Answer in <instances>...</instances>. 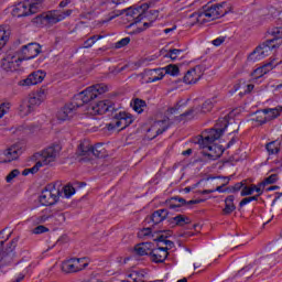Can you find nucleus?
I'll return each instance as SVG.
<instances>
[{
	"instance_id": "58836bf2",
	"label": "nucleus",
	"mask_w": 282,
	"mask_h": 282,
	"mask_svg": "<svg viewBox=\"0 0 282 282\" xmlns=\"http://www.w3.org/2000/svg\"><path fill=\"white\" fill-rule=\"evenodd\" d=\"M173 219H174L176 226H187V224H191V218H188L184 215H177Z\"/></svg>"
},
{
	"instance_id": "6e6552de",
	"label": "nucleus",
	"mask_w": 282,
	"mask_h": 282,
	"mask_svg": "<svg viewBox=\"0 0 282 282\" xmlns=\"http://www.w3.org/2000/svg\"><path fill=\"white\" fill-rule=\"evenodd\" d=\"M170 127H171V121L169 120V118L155 121L151 126V128L147 130V134H145L147 140H155L158 135H162L164 131H167Z\"/></svg>"
},
{
	"instance_id": "4468645a",
	"label": "nucleus",
	"mask_w": 282,
	"mask_h": 282,
	"mask_svg": "<svg viewBox=\"0 0 282 282\" xmlns=\"http://www.w3.org/2000/svg\"><path fill=\"white\" fill-rule=\"evenodd\" d=\"M270 52H272V47L269 44H261L260 46L256 47V50L250 53L248 56V61L256 63V61H262L265 56H270Z\"/></svg>"
},
{
	"instance_id": "052dcab7",
	"label": "nucleus",
	"mask_w": 282,
	"mask_h": 282,
	"mask_svg": "<svg viewBox=\"0 0 282 282\" xmlns=\"http://www.w3.org/2000/svg\"><path fill=\"white\" fill-rule=\"evenodd\" d=\"M134 252H135V254H138L139 257H142V243H138V245L134 247Z\"/></svg>"
},
{
	"instance_id": "0e129e2a",
	"label": "nucleus",
	"mask_w": 282,
	"mask_h": 282,
	"mask_svg": "<svg viewBox=\"0 0 282 282\" xmlns=\"http://www.w3.org/2000/svg\"><path fill=\"white\" fill-rule=\"evenodd\" d=\"M69 3H72V0H63L59 3V8H67V6H69Z\"/></svg>"
},
{
	"instance_id": "774afa93",
	"label": "nucleus",
	"mask_w": 282,
	"mask_h": 282,
	"mask_svg": "<svg viewBox=\"0 0 282 282\" xmlns=\"http://www.w3.org/2000/svg\"><path fill=\"white\" fill-rule=\"evenodd\" d=\"M252 89H254V85L249 84V85H247V89L245 91H246V94H250V91H252Z\"/></svg>"
},
{
	"instance_id": "5701e85b",
	"label": "nucleus",
	"mask_w": 282,
	"mask_h": 282,
	"mask_svg": "<svg viewBox=\"0 0 282 282\" xmlns=\"http://www.w3.org/2000/svg\"><path fill=\"white\" fill-rule=\"evenodd\" d=\"M167 257H169V251L158 246V248H155L154 251L152 252V256L150 257V261H153L154 263H164Z\"/></svg>"
},
{
	"instance_id": "ddd939ff",
	"label": "nucleus",
	"mask_w": 282,
	"mask_h": 282,
	"mask_svg": "<svg viewBox=\"0 0 282 282\" xmlns=\"http://www.w3.org/2000/svg\"><path fill=\"white\" fill-rule=\"evenodd\" d=\"M126 17L128 21H132V23L127 26L128 30H131V28H134L142 21V6L126 9Z\"/></svg>"
},
{
	"instance_id": "dca6fc26",
	"label": "nucleus",
	"mask_w": 282,
	"mask_h": 282,
	"mask_svg": "<svg viewBox=\"0 0 282 282\" xmlns=\"http://www.w3.org/2000/svg\"><path fill=\"white\" fill-rule=\"evenodd\" d=\"M45 79V72L36 70L31 73L28 78L20 82L22 87H30L31 85H39V83H43Z\"/></svg>"
},
{
	"instance_id": "b1692460",
	"label": "nucleus",
	"mask_w": 282,
	"mask_h": 282,
	"mask_svg": "<svg viewBox=\"0 0 282 282\" xmlns=\"http://www.w3.org/2000/svg\"><path fill=\"white\" fill-rule=\"evenodd\" d=\"M33 111L34 108L32 105H30L28 99L22 100L18 108V113L21 118H26V116H30V113H33Z\"/></svg>"
},
{
	"instance_id": "de8ad7c7",
	"label": "nucleus",
	"mask_w": 282,
	"mask_h": 282,
	"mask_svg": "<svg viewBox=\"0 0 282 282\" xmlns=\"http://www.w3.org/2000/svg\"><path fill=\"white\" fill-rule=\"evenodd\" d=\"M76 193V189L72 185L64 186V197L69 198Z\"/></svg>"
},
{
	"instance_id": "f257e3e1",
	"label": "nucleus",
	"mask_w": 282,
	"mask_h": 282,
	"mask_svg": "<svg viewBox=\"0 0 282 282\" xmlns=\"http://www.w3.org/2000/svg\"><path fill=\"white\" fill-rule=\"evenodd\" d=\"M228 117L219 118L214 128L205 130L202 133L198 144L202 149L206 150V155L207 158H210V160H218V158H221L224 150L221 149V145L215 144V142L224 135V132L228 129Z\"/></svg>"
},
{
	"instance_id": "09e8293b",
	"label": "nucleus",
	"mask_w": 282,
	"mask_h": 282,
	"mask_svg": "<svg viewBox=\"0 0 282 282\" xmlns=\"http://www.w3.org/2000/svg\"><path fill=\"white\" fill-rule=\"evenodd\" d=\"M252 193H254L253 185L243 186L240 195H241V197H248V195H252Z\"/></svg>"
},
{
	"instance_id": "aec40b11",
	"label": "nucleus",
	"mask_w": 282,
	"mask_h": 282,
	"mask_svg": "<svg viewBox=\"0 0 282 282\" xmlns=\"http://www.w3.org/2000/svg\"><path fill=\"white\" fill-rule=\"evenodd\" d=\"M72 10H67L65 12L62 11H51L45 15V19L48 23H58L70 17Z\"/></svg>"
},
{
	"instance_id": "f8f14e48",
	"label": "nucleus",
	"mask_w": 282,
	"mask_h": 282,
	"mask_svg": "<svg viewBox=\"0 0 282 282\" xmlns=\"http://www.w3.org/2000/svg\"><path fill=\"white\" fill-rule=\"evenodd\" d=\"M21 54H22V57H20L21 61H32V58H36V56L41 54V44L29 43L22 46Z\"/></svg>"
},
{
	"instance_id": "6ab92c4d",
	"label": "nucleus",
	"mask_w": 282,
	"mask_h": 282,
	"mask_svg": "<svg viewBox=\"0 0 282 282\" xmlns=\"http://www.w3.org/2000/svg\"><path fill=\"white\" fill-rule=\"evenodd\" d=\"M164 78V69L154 68V69H144L143 79L145 83H158V80H162Z\"/></svg>"
},
{
	"instance_id": "f704fd0d",
	"label": "nucleus",
	"mask_w": 282,
	"mask_h": 282,
	"mask_svg": "<svg viewBox=\"0 0 282 282\" xmlns=\"http://www.w3.org/2000/svg\"><path fill=\"white\" fill-rule=\"evenodd\" d=\"M267 116H268V120H274V118H279V116H281L282 112V107L278 106L275 108H269V109H264Z\"/></svg>"
},
{
	"instance_id": "72a5a7b5",
	"label": "nucleus",
	"mask_w": 282,
	"mask_h": 282,
	"mask_svg": "<svg viewBox=\"0 0 282 282\" xmlns=\"http://www.w3.org/2000/svg\"><path fill=\"white\" fill-rule=\"evenodd\" d=\"M154 250H155V245L153 242H149V241L142 242V256L143 257H149V259H151Z\"/></svg>"
},
{
	"instance_id": "c85d7f7f",
	"label": "nucleus",
	"mask_w": 282,
	"mask_h": 282,
	"mask_svg": "<svg viewBox=\"0 0 282 282\" xmlns=\"http://www.w3.org/2000/svg\"><path fill=\"white\" fill-rule=\"evenodd\" d=\"M10 39V29L6 25L0 26V50H3L6 47V44L8 43Z\"/></svg>"
},
{
	"instance_id": "20e7f679",
	"label": "nucleus",
	"mask_w": 282,
	"mask_h": 282,
	"mask_svg": "<svg viewBox=\"0 0 282 282\" xmlns=\"http://www.w3.org/2000/svg\"><path fill=\"white\" fill-rule=\"evenodd\" d=\"M59 153V144H54L46 148L44 151H42L40 160L35 163L31 171H33V173H39V169H41V166H47V164H52V162L58 158Z\"/></svg>"
},
{
	"instance_id": "79ce46f5",
	"label": "nucleus",
	"mask_w": 282,
	"mask_h": 282,
	"mask_svg": "<svg viewBox=\"0 0 282 282\" xmlns=\"http://www.w3.org/2000/svg\"><path fill=\"white\" fill-rule=\"evenodd\" d=\"M182 52L183 51L180 48H173L170 50L165 56L166 58H171V61H177V58H180V56L182 55Z\"/></svg>"
},
{
	"instance_id": "bf43d9fd",
	"label": "nucleus",
	"mask_w": 282,
	"mask_h": 282,
	"mask_svg": "<svg viewBox=\"0 0 282 282\" xmlns=\"http://www.w3.org/2000/svg\"><path fill=\"white\" fill-rule=\"evenodd\" d=\"M224 41H226V39L224 37H218L216 40H214L212 43L213 45H215L216 47H219V45H221L224 43Z\"/></svg>"
},
{
	"instance_id": "a19ab883",
	"label": "nucleus",
	"mask_w": 282,
	"mask_h": 282,
	"mask_svg": "<svg viewBox=\"0 0 282 282\" xmlns=\"http://www.w3.org/2000/svg\"><path fill=\"white\" fill-rule=\"evenodd\" d=\"M130 107H132L133 111H135L137 113H142V99L134 98L131 101Z\"/></svg>"
},
{
	"instance_id": "4d7b16f0",
	"label": "nucleus",
	"mask_w": 282,
	"mask_h": 282,
	"mask_svg": "<svg viewBox=\"0 0 282 282\" xmlns=\"http://www.w3.org/2000/svg\"><path fill=\"white\" fill-rule=\"evenodd\" d=\"M130 276L134 282H142V275H139L138 272H132Z\"/></svg>"
},
{
	"instance_id": "c03bdc74",
	"label": "nucleus",
	"mask_w": 282,
	"mask_h": 282,
	"mask_svg": "<svg viewBox=\"0 0 282 282\" xmlns=\"http://www.w3.org/2000/svg\"><path fill=\"white\" fill-rule=\"evenodd\" d=\"M276 182H279V174H271L262 181V184H264V186H268L270 184H276Z\"/></svg>"
},
{
	"instance_id": "a18cd8bd",
	"label": "nucleus",
	"mask_w": 282,
	"mask_h": 282,
	"mask_svg": "<svg viewBox=\"0 0 282 282\" xmlns=\"http://www.w3.org/2000/svg\"><path fill=\"white\" fill-rule=\"evenodd\" d=\"M12 105L10 102H3L0 105V120L6 116V113L10 112V108Z\"/></svg>"
},
{
	"instance_id": "603ef678",
	"label": "nucleus",
	"mask_w": 282,
	"mask_h": 282,
	"mask_svg": "<svg viewBox=\"0 0 282 282\" xmlns=\"http://www.w3.org/2000/svg\"><path fill=\"white\" fill-rule=\"evenodd\" d=\"M21 172H19V170H13L9 173V175L7 176V182L10 183L12 182V180H14V177H19Z\"/></svg>"
},
{
	"instance_id": "9b49d317",
	"label": "nucleus",
	"mask_w": 282,
	"mask_h": 282,
	"mask_svg": "<svg viewBox=\"0 0 282 282\" xmlns=\"http://www.w3.org/2000/svg\"><path fill=\"white\" fill-rule=\"evenodd\" d=\"M76 107H83V104L72 102V104L64 106L57 112V120L59 122H65L67 120H72V118L74 116H76Z\"/></svg>"
},
{
	"instance_id": "bb28decb",
	"label": "nucleus",
	"mask_w": 282,
	"mask_h": 282,
	"mask_svg": "<svg viewBox=\"0 0 282 282\" xmlns=\"http://www.w3.org/2000/svg\"><path fill=\"white\" fill-rule=\"evenodd\" d=\"M237 206H235V196L230 195L225 199V208L223 209L224 215H231L235 213Z\"/></svg>"
},
{
	"instance_id": "f3484780",
	"label": "nucleus",
	"mask_w": 282,
	"mask_h": 282,
	"mask_svg": "<svg viewBox=\"0 0 282 282\" xmlns=\"http://www.w3.org/2000/svg\"><path fill=\"white\" fill-rule=\"evenodd\" d=\"M169 217L167 209H158L151 216H148L144 219V224H151V226H158V224H162L164 219Z\"/></svg>"
},
{
	"instance_id": "e433bc0d",
	"label": "nucleus",
	"mask_w": 282,
	"mask_h": 282,
	"mask_svg": "<svg viewBox=\"0 0 282 282\" xmlns=\"http://www.w3.org/2000/svg\"><path fill=\"white\" fill-rule=\"evenodd\" d=\"M91 155H95V158H102V155H105L102 143H97L94 147L91 145Z\"/></svg>"
},
{
	"instance_id": "e2e57ef3",
	"label": "nucleus",
	"mask_w": 282,
	"mask_h": 282,
	"mask_svg": "<svg viewBox=\"0 0 282 282\" xmlns=\"http://www.w3.org/2000/svg\"><path fill=\"white\" fill-rule=\"evenodd\" d=\"M142 235H143V239L144 237H151V228L150 227L143 228Z\"/></svg>"
},
{
	"instance_id": "393cba45",
	"label": "nucleus",
	"mask_w": 282,
	"mask_h": 282,
	"mask_svg": "<svg viewBox=\"0 0 282 282\" xmlns=\"http://www.w3.org/2000/svg\"><path fill=\"white\" fill-rule=\"evenodd\" d=\"M272 62L264 64L263 66H260L258 68H256L252 73L251 76L252 78H254L256 80L258 78H262V76H265V74H268V72H270V69H272Z\"/></svg>"
},
{
	"instance_id": "680f3d73",
	"label": "nucleus",
	"mask_w": 282,
	"mask_h": 282,
	"mask_svg": "<svg viewBox=\"0 0 282 282\" xmlns=\"http://www.w3.org/2000/svg\"><path fill=\"white\" fill-rule=\"evenodd\" d=\"M250 197H246L240 202L239 207L243 208V206H247V204H250Z\"/></svg>"
},
{
	"instance_id": "7ed1b4c3",
	"label": "nucleus",
	"mask_w": 282,
	"mask_h": 282,
	"mask_svg": "<svg viewBox=\"0 0 282 282\" xmlns=\"http://www.w3.org/2000/svg\"><path fill=\"white\" fill-rule=\"evenodd\" d=\"M42 0H25L19 2L12 9V17H30V14H36L41 8Z\"/></svg>"
},
{
	"instance_id": "0eeeda50",
	"label": "nucleus",
	"mask_w": 282,
	"mask_h": 282,
	"mask_svg": "<svg viewBox=\"0 0 282 282\" xmlns=\"http://www.w3.org/2000/svg\"><path fill=\"white\" fill-rule=\"evenodd\" d=\"M59 196L61 189L56 187V184L51 183L42 191L40 195V204H42V206H54V204L58 202Z\"/></svg>"
},
{
	"instance_id": "a211bd4d",
	"label": "nucleus",
	"mask_w": 282,
	"mask_h": 282,
	"mask_svg": "<svg viewBox=\"0 0 282 282\" xmlns=\"http://www.w3.org/2000/svg\"><path fill=\"white\" fill-rule=\"evenodd\" d=\"M46 98H47V93L45 91V89H40L36 93L31 94L26 100L29 105H31L34 109H36V107H41V105L45 102Z\"/></svg>"
},
{
	"instance_id": "49530a36",
	"label": "nucleus",
	"mask_w": 282,
	"mask_h": 282,
	"mask_svg": "<svg viewBox=\"0 0 282 282\" xmlns=\"http://www.w3.org/2000/svg\"><path fill=\"white\" fill-rule=\"evenodd\" d=\"M129 43H131V37H123L115 44V47L116 50H121V47H127Z\"/></svg>"
},
{
	"instance_id": "7c9ffc66",
	"label": "nucleus",
	"mask_w": 282,
	"mask_h": 282,
	"mask_svg": "<svg viewBox=\"0 0 282 282\" xmlns=\"http://www.w3.org/2000/svg\"><path fill=\"white\" fill-rule=\"evenodd\" d=\"M217 102V97H214L212 99L205 100V102L202 105V107H197L198 112L202 111V113H208V111H213V107H215Z\"/></svg>"
},
{
	"instance_id": "37998d69",
	"label": "nucleus",
	"mask_w": 282,
	"mask_h": 282,
	"mask_svg": "<svg viewBox=\"0 0 282 282\" xmlns=\"http://www.w3.org/2000/svg\"><path fill=\"white\" fill-rule=\"evenodd\" d=\"M172 199H173V202H176V203L170 204V208L172 210H175V208H180L181 206H184V204H186V199H184L182 197H174Z\"/></svg>"
},
{
	"instance_id": "ea45409f",
	"label": "nucleus",
	"mask_w": 282,
	"mask_h": 282,
	"mask_svg": "<svg viewBox=\"0 0 282 282\" xmlns=\"http://www.w3.org/2000/svg\"><path fill=\"white\" fill-rule=\"evenodd\" d=\"M100 39H102V35H93L91 37H89L84 42L83 47L85 48L93 47L97 41H100Z\"/></svg>"
},
{
	"instance_id": "4be33fe9",
	"label": "nucleus",
	"mask_w": 282,
	"mask_h": 282,
	"mask_svg": "<svg viewBox=\"0 0 282 282\" xmlns=\"http://www.w3.org/2000/svg\"><path fill=\"white\" fill-rule=\"evenodd\" d=\"M19 63H21V57L9 55L2 61V69H4V72H14Z\"/></svg>"
},
{
	"instance_id": "c756f323",
	"label": "nucleus",
	"mask_w": 282,
	"mask_h": 282,
	"mask_svg": "<svg viewBox=\"0 0 282 282\" xmlns=\"http://www.w3.org/2000/svg\"><path fill=\"white\" fill-rule=\"evenodd\" d=\"M269 155H276L281 151V141L274 140L265 144Z\"/></svg>"
},
{
	"instance_id": "6e6d98bb",
	"label": "nucleus",
	"mask_w": 282,
	"mask_h": 282,
	"mask_svg": "<svg viewBox=\"0 0 282 282\" xmlns=\"http://www.w3.org/2000/svg\"><path fill=\"white\" fill-rule=\"evenodd\" d=\"M180 109H182V105L176 104L174 107L167 109V116H173V113H177Z\"/></svg>"
},
{
	"instance_id": "39448f33",
	"label": "nucleus",
	"mask_w": 282,
	"mask_h": 282,
	"mask_svg": "<svg viewBox=\"0 0 282 282\" xmlns=\"http://www.w3.org/2000/svg\"><path fill=\"white\" fill-rule=\"evenodd\" d=\"M133 123V116L126 111H119L113 115L111 122L107 124L108 131H122Z\"/></svg>"
},
{
	"instance_id": "4c0bfd02",
	"label": "nucleus",
	"mask_w": 282,
	"mask_h": 282,
	"mask_svg": "<svg viewBox=\"0 0 282 282\" xmlns=\"http://www.w3.org/2000/svg\"><path fill=\"white\" fill-rule=\"evenodd\" d=\"M256 122H258L259 124H265V122H268V115L264 110H260L256 113V118L253 119Z\"/></svg>"
},
{
	"instance_id": "f03ea898",
	"label": "nucleus",
	"mask_w": 282,
	"mask_h": 282,
	"mask_svg": "<svg viewBox=\"0 0 282 282\" xmlns=\"http://www.w3.org/2000/svg\"><path fill=\"white\" fill-rule=\"evenodd\" d=\"M223 4H214V6H205L203 10L192 13L189 19H195L196 23L204 25V23H210V21H215V19H221V17H226L227 11L224 10Z\"/></svg>"
},
{
	"instance_id": "864d4df0",
	"label": "nucleus",
	"mask_w": 282,
	"mask_h": 282,
	"mask_svg": "<svg viewBox=\"0 0 282 282\" xmlns=\"http://www.w3.org/2000/svg\"><path fill=\"white\" fill-rule=\"evenodd\" d=\"M243 188V182L236 183L234 186L229 187L230 193H239Z\"/></svg>"
},
{
	"instance_id": "412c9836",
	"label": "nucleus",
	"mask_w": 282,
	"mask_h": 282,
	"mask_svg": "<svg viewBox=\"0 0 282 282\" xmlns=\"http://www.w3.org/2000/svg\"><path fill=\"white\" fill-rule=\"evenodd\" d=\"M17 158H19V148L17 145L8 148L0 153V160L4 163L12 162L13 160H17Z\"/></svg>"
},
{
	"instance_id": "c9c22d12",
	"label": "nucleus",
	"mask_w": 282,
	"mask_h": 282,
	"mask_svg": "<svg viewBox=\"0 0 282 282\" xmlns=\"http://www.w3.org/2000/svg\"><path fill=\"white\" fill-rule=\"evenodd\" d=\"M161 69H163L164 76H166V74L170 76H180V67L175 64H170Z\"/></svg>"
},
{
	"instance_id": "9d476101",
	"label": "nucleus",
	"mask_w": 282,
	"mask_h": 282,
	"mask_svg": "<svg viewBox=\"0 0 282 282\" xmlns=\"http://www.w3.org/2000/svg\"><path fill=\"white\" fill-rule=\"evenodd\" d=\"M116 109L113 107V101L106 99L102 101L97 102L96 105L88 106L87 107V113H90V116H102V113H107V111H111Z\"/></svg>"
},
{
	"instance_id": "338daca9",
	"label": "nucleus",
	"mask_w": 282,
	"mask_h": 282,
	"mask_svg": "<svg viewBox=\"0 0 282 282\" xmlns=\"http://www.w3.org/2000/svg\"><path fill=\"white\" fill-rule=\"evenodd\" d=\"M155 58H158V56H155V55H152L150 58L145 57V58H143V63H151V61H155Z\"/></svg>"
},
{
	"instance_id": "1a4fd4ad",
	"label": "nucleus",
	"mask_w": 282,
	"mask_h": 282,
	"mask_svg": "<svg viewBox=\"0 0 282 282\" xmlns=\"http://www.w3.org/2000/svg\"><path fill=\"white\" fill-rule=\"evenodd\" d=\"M89 265V260L87 258H73L63 263L64 272H80Z\"/></svg>"
},
{
	"instance_id": "2eb2a0df",
	"label": "nucleus",
	"mask_w": 282,
	"mask_h": 282,
	"mask_svg": "<svg viewBox=\"0 0 282 282\" xmlns=\"http://www.w3.org/2000/svg\"><path fill=\"white\" fill-rule=\"evenodd\" d=\"M202 76H204V72H202V66H195L186 72L183 77V82L185 85H195Z\"/></svg>"
},
{
	"instance_id": "3c124183",
	"label": "nucleus",
	"mask_w": 282,
	"mask_h": 282,
	"mask_svg": "<svg viewBox=\"0 0 282 282\" xmlns=\"http://www.w3.org/2000/svg\"><path fill=\"white\" fill-rule=\"evenodd\" d=\"M271 34L274 36V39H282V28L281 26L273 28L271 30Z\"/></svg>"
},
{
	"instance_id": "cd10ccee",
	"label": "nucleus",
	"mask_w": 282,
	"mask_h": 282,
	"mask_svg": "<svg viewBox=\"0 0 282 282\" xmlns=\"http://www.w3.org/2000/svg\"><path fill=\"white\" fill-rule=\"evenodd\" d=\"M77 154L84 158L91 155V143H89L87 140L82 141L78 145Z\"/></svg>"
},
{
	"instance_id": "473e14b6",
	"label": "nucleus",
	"mask_w": 282,
	"mask_h": 282,
	"mask_svg": "<svg viewBox=\"0 0 282 282\" xmlns=\"http://www.w3.org/2000/svg\"><path fill=\"white\" fill-rule=\"evenodd\" d=\"M197 113H199V108H192V109L185 111L184 113H182L181 116H178L177 120L180 122H182L184 120H193V118H195L197 116Z\"/></svg>"
},
{
	"instance_id": "13d9d810",
	"label": "nucleus",
	"mask_w": 282,
	"mask_h": 282,
	"mask_svg": "<svg viewBox=\"0 0 282 282\" xmlns=\"http://www.w3.org/2000/svg\"><path fill=\"white\" fill-rule=\"evenodd\" d=\"M252 270V265H247L245 268H242L240 271H238V276H243V274H246V272Z\"/></svg>"
},
{
	"instance_id": "69168bd1",
	"label": "nucleus",
	"mask_w": 282,
	"mask_h": 282,
	"mask_svg": "<svg viewBox=\"0 0 282 282\" xmlns=\"http://www.w3.org/2000/svg\"><path fill=\"white\" fill-rule=\"evenodd\" d=\"M14 248H17V240H12L11 241V246L9 247L7 252H12V250H14Z\"/></svg>"
},
{
	"instance_id": "2f4dec72",
	"label": "nucleus",
	"mask_w": 282,
	"mask_h": 282,
	"mask_svg": "<svg viewBox=\"0 0 282 282\" xmlns=\"http://www.w3.org/2000/svg\"><path fill=\"white\" fill-rule=\"evenodd\" d=\"M51 217H54V214H52V209L45 208L40 213L39 216L35 217V221L36 224H45V221H47V219H50Z\"/></svg>"
},
{
	"instance_id": "5fc2aeb1",
	"label": "nucleus",
	"mask_w": 282,
	"mask_h": 282,
	"mask_svg": "<svg viewBox=\"0 0 282 282\" xmlns=\"http://www.w3.org/2000/svg\"><path fill=\"white\" fill-rule=\"evenodd\" d=\"M34 235H43V232H47V228L43 225H40L33 229Z\"/></svg>"
},
{
	"instance_id": "a878e982",
	"label": "nucleus",
	"mask_w": 282,
	"mask_h": 282,
	"mask_svg": "<svg viewBox=\"0 0 282 282\" xmlns=\"http://www.w3.org/2000/svg\"><path fill=\"white\" fill-rule=\"evenodd\" d=\"M158 246L163 248L165 252H169V250H172V248H175V243L171 240H167V237L164 235H161L156 238Z\"/></svg>"
},
{
	"instance_id": "8fccbe9b",
	"label": "nucleus",
	"mask_w": 282,
	"mask_h": 282,
	"mask_svg": "<svg viewBox=\"0 0 282 282\" xmlns=\"http://www.w3.org/2000/svg\"><path fill=\"white\" fill-rule=\"evenodd\" d=\"M253 186V193H258L259 196L263 195V191H265V183L261 182L258 185Z\"/></svg>"
},
{
	"instance_id": "423d86ee",
	"label": "nucleus",
	"mask_w": 282,
	"mask_h": 282,
	"mask_svg": "<svg viewBox=\"0 0 282 282\" xmlns=\"http://www.w3.org/2000/svg\"><path fill=\"white\" fill-rule=\"evenodd\" d=\"M107 91H109V87H107V85L97 84L82 91L78 95L77 100H82L84 105H87V102H91V100H95V98H98V96L102 94H107Z\"/></svg>"
}]
</instances>
